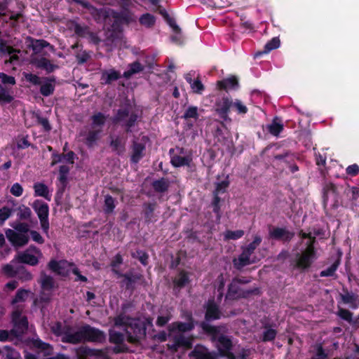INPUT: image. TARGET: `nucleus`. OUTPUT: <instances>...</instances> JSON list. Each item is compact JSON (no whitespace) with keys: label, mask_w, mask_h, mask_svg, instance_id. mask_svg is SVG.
Returning <instances> with one entry per match:
<instances>
[{"label":"nucleus","mask_w":359,"mask_h":359,"mask_svg":"<svg viewBox=\"0 0 359 359\" xmlns=\"http://www.w3.org/2000/svg\"><path fill=\"white\" fill-rule=\"evenodd\" d=\"M168 349L176 352L180 347L191 348L192 347L191 339L186 337L183 334H178L173 337V343L167 344Z\"/></svg>","instance_id":"nucleus-25"},{"label":"nucleus","mask_w":359,"mask_h":359,"mask_svg":"<svg viewBox=\"0 0 359 359\" xmlns=\"http://www.w3.org/2000/svg\"><path fill=\"white\" fill-rule=\"evenodd\" d=\"M359 198V188L347 185L341 196L339 205L353 209Z\"/></svg>","instance_id":"nucleus-14"},{"label":"nucleus","mask_w":359,"mask_h":359,"mask_svg":"<svg viewBox=\"0 0 359 359\" xmlns=\"http://www.w3.org/2000/svg\"><path fill=\"white\" fill-rule=\"evenodd\" d=\"M332 198V205L337 208L339 205L341 196H339L338 187L330 182H325L323 186V203L326 207L329 198Z\"/></svg>","instance_id":"nucleus-13"},{"label":"nucleus","mask_w":359,"mask_h":359,"mask_svg":"<svg viewBox=\"0 0 359 359\" xmlns=\"http://www.w3.org/2000/svg\"><path fill=\"white\" fill-rule=\"evenodd\" d=\"M35 196H42L46 199L48 198L49 191L48 187L43 183H36L34 185Z\"/></svg>","instance_id":"nucleus-49"},{"label":"nucleus","mask_w":359,"mask_h":359,"mask_svg":"<svg viewBox=\"0 0 359 359\" xmlns=\"http://www.w3.org/2000/svg\"><path fill=\"white\" fill-rule=\"evenodd\" d=\"M204 309L205 310V320L206 322L219 320L223 316L219 305L214 299H209L205 303Z\"/></svg>","instance_id":"nucleus-17"},{"label":"nucleus","mask_w":359,"mask_h":359,"mask_svg":"<svg viewBox=\"0 0 359 359\" xmlns=\"http://www.w3.org/2000/svg\"><path fill=\"white\" fill-rule=\"evenodd\" d=\"M273 239L288 242L294 237V233L283 228H276L270 233Z\"/></svg>","instance_id":"nucleus-33"},{"label":"nucleus","mask_w":359,"mask_h":359,"mask_svg":"<svg viewBox=\"0 0 359 359\" xmlns=\"http://www.w3.org/2000/svg\"><path fill=\"white\" fill-rule=\"evenodd\" d=\"M280 39L278 37H273L265 44L264 50L259 54L269 53L270 51L278 48L280 46Z\"/></svg>","instance_id":"nucleus-52"},{"label":"nucleus","mask_w":359,"mask_h":359,"mask_svg":"<svg viewBox=\"0 0 359 359\" xmlns=\"http://www.w3.org/2000/svg\"><path fill=\"white\" fill-rule=\"evenodd\" d=\"M4 350L5 351L4 359H21L20 353L12 346H5Z\"/></svg>","instance_id":"nucleus-56"},{"label":"nucleus","mask_w":359,"mask_h":359,"mask_svg":"<svg viewBox=\"0 0 359 359\" xmlns=\"http://www.w3.org/2000/svg\"><path fill=\"white\" fill-rule=\"evenodd\" d=\"M231 107L235 109L238 114L244 115L248 111V107L240 100H236L234 102L232 101Z\"/></svg>","instance_id":"nucleus-59"},{"label":"nucleus","mask_w":359,"mask_h":359,"mask_svg":"<svg viewBox=\"0 0 359 359\" xmlns=\"http://www.w3.org/2000/svg\"><path fill=\"white\" fill-rule=\"evenodd\" d=\"M198 111V109L196 106H189L185 110L182 118L185 120H188L189 118L197 120L199 118V114Z\"/></svg>","instance_id":"nucleus-54"},{"label":"nucleus","mask_w":359,"mask_h":359,"mask_svg":"<svg viewBox=\"0 0 359 359\" xmlns=\"http://www.w3.org/2000/svg\"><path fill=\"white\" fill-rule=\"evenodd\" d=\"M23 270L24 278L25 280H31L32 278V274L24 270V267L18 269L14 268L11 264H6L2 267V273L8 278H14L17 276L20 271Z\"/></svg>","instance_id":"nucleus-32"},{"label":"nucleus","mask_w":359,"mask_h":359,"mask_svg":"<svg viewBox=\"0 0 359 359\" xmlns=\"http://www.w3.org/2000/svg\"><path fill=\"white\" fill-rule=\"evenodd\" d=\"M124 334L120 332L115 330H109V341L115 344L113 348V353L116 354L130 352L129 347L124 343Z\"/></svg>","instance_id":"nucleus-15"},{"label":"nucleus","mask_w":359,"mask_h":359,"mask_svg":"<svg viewBox=\"0 0 359 359\" xmlns=\"http://www.w3.org/2000/svg\"><path fill=\"white\" fill-rule=\"evenodd\" d=\"M43 83L41 84L40 93L48 97L53 94L55 91V83L56 81L55 76L42 77Z\"/></svg>","instance_id":"nucleus-30"},{"label":"nucleus","mask_w":359,"mask_h":359,"mask_svg":"<svg viewBox=\"0 0 359 359\" xmlns=\"http://www.w3.org/2000/svg\"><path fill=\"white\" fill-rule=\"evenodd\" d=\"M189 272L184 269L179 271L177 274L172 279V290L175 294L180 292L182 289L191 283Z\"/></svg>","instance_id":"nucleus-21"},{"label":"nucleus","mask_w":359,"mask_h":359,"mask_svg":"<svg viewBox=\"0 0 359 359\" xmlns=\"http://www.w3.org/2000/svg\"><path fill=\"white\" fill-rule=\"evenodd\" d=\"M32 63L37 68L46 70L48 74L53 72L58 68L57 65L51 63L48 59L44 57L33 59Z\"/></svg>","instance_id":"nucleus-34"},{"label":"nucleus","mask_w":359,"mask_h":359,"mask_svg":"<svg viewBox=\"0 0 359 359\" xmlns=\"http://www.w3.org/2000/svg\"><path fill=\"white\" fill-rule=\"evenodd\" d=\"M338 268V263L334 262L327 269L323 270L320 273V277H331L333 276Z\"/></svg>","instance_id":"nucleus-64"},{"label":"nucleus","mask_w":359,"mask_h":359,"mask_svg":"<svg viewBox=\"0 0 359 359\" xmlns=\"http://www.w3.org/2000/svg\"><path fill=\"white\" fill-rule=\"evenodd\" d=\"M122 10L116 11L111 10L110 14V30L114 32H121L123 29V25H129L136 21V18L133 13L128 9L130 4V0H123Z\"/></svg>","instance_id":"nucleus-2"},{"label":"nucleus","mask_w":359,"mask_h":359,"mask_svg":"<svg viewBox=\"0 0 359 359\" xmlns=\"http://www.w3.org/2000/svg\"><path fill=\"white\" fill-rule=\"evenodd\" d=\"M16 216L19 221H30L32 216L31 209L25 205H18L15 206Z\"/></svg>","instance_id":"nucleus-40"},{"label":"nucleus","mask_w":359,"mask_h":359,"mask_svg":"<svg viewBox=\"0 0 359 359\" xmlns=\"http://www.w3.org/2000/svg\"><path fill=\"white\" fill-rule=\"evenodd\" d=\"M274 159L282 161L287 167H289L293 162H294L295 155L290 151H285L283 154L275 155Z\"/></svg>","instance_id":"nucleus-47"},{"label":"nucleus","mask_w":359,"mask_h":359,"mask_svg":"<svg viewBox=\"0 0 359 359\" xmlns=\"http://www.w3.org/2000/svg\"><path fill=\"white\" fill-rule=\"evenodd\" d=\"M231 107L232 100L228 96H223L215 102V111L224 121L228 119Z\"/></svg>","instance_id":"nucleus-19"},{"label":"nucleus","mask_w":359,"mask_h":359,"mask_svg":"<svg viewBox=\"0 0 359 359\" xmlns=\"http://www.w3.org/2000/svg\"><path fill=\"white\" fill-rule=\"evenodd\" d=\"M192 162V157L191 156H181L177 154L171 156L170 163L175 168H180L182 166L189 167Z\"/></svg>","instance_id":"nucleus-39"},{"label":"nucleus","mask_w":359,"mask_h":359,"mask_svg":"<svg viewBox=\"0 0 359 359\" xmlns=\"http://www.w3.org/2000/svg\"><path fill=\"white\" fill-rule=\"evenodd\" d=\"M250 255L243 250L238 258H234L233 259L234 268L241 271L243 267L254 263V261L250 260Z\"/></svg>","instance_id":"nucleus-37"},{"label":"nucleus","mask_w":359,"mask_h":359,"mask_svg":"<svg viewBox=\"0 0 359 359\" xmlns=\"http://www.w3.org/2000/svg\"><path fill=\"white\" fill-rule=\"evenodd\" d=\"M238 87V79L236 76H231L230 77L224 79L217 82V88L220 90L227 91L230 89L236 90Z\"/></svg>","instance_id":"nucleus-31"},{"label":"nucleus","mask_w":359,"mask_h":359,"mask_svg":"<svg viewBox=\"0 0 359 359\" xmlns=\"http://www.w3.org/2000/svg\"><path fill=\"white\" fill-rule=\"evenodd\" d=\"M114 208L115 204L114 198L110 195H107L104 198V212L109 214L114 211Z\"/></svg>","instance_id":"nucleus-60"},{"label":"nucleus","mask_w":359,"mask_h":359,"mask_svg":"<svg viewBox=\"0 0 359 359\" xmlns=\"http://www.w3.org/2000/svg\"><path fill=\"white\" fill-rule=\"evenodd\" d=\"M29 39L32 41L29 48H31L36 54L41 53L44 48L50 47L51 49L53 48V46L44 39H35L32 37H29Z\"/></svg>","instance_id":"nucleus-41"},{"label":"nucleus","mask_w":359,"mask_h":359,"mask_svg":"<svg viewBox=\"0 0 359 359\" xmlns=\"http://www.w3.org/2000/svg\"><path fill=\"white\" fill-rule=\"evenodd\" d=\"M244 235L243 230L226 231L224 233L226 240H237Z\"/></svg>","instance_id":"nucleus-62"},{"label":"nucleus","mask_w":359,"mask_h":359,"mask_svg":"<svg viewBox=\"0 0 359 359\" xmlns=\"http://www.w3.org/2000/svg\"><path fill=\"white\" fill-rule=\"evenodd\" d=\"M261 242L262 238L259 236H255L253 241L249 243L245 248H243V250L251 256L256 248L260 245Z\"/></svg>","instance_id":"nucleus-53"},{"label":"nucleus","mask_w":359,"mask_h":359,"mask_svg":"<svg viewBox=\"0 0 359 359\" xmlns=\"http://www.w3.org/2000/svg\"><path fill=\"white\" fill-rule=\"evenodd\" d=\"M69 330H72V327L70 325L63 326L62 323L60 321L55 322L50 327V330L52 333L57 337H61V338L65 335V333Z\"/></svg>","instance_id":"nucleus-44"},{"label":"nucleus","mask_w":359,"mask_h":359,"mask_svg":"<svg viewBox=\"0 0 359 359\" xmlns=\"http://www.w3.org/2000/svg\"><path fill=\"white\" fill-rule=\"evenodd\" d=\"M189 356L193 359H217L218 354L216 351H209L205 346L196 345Z\"/></svg>","instance_id":"nucleus-22"},{"label":"nucleus","mask_w":359,"mask_h":359,"mask_svg":"<svg viewBox=\"0 0 359 359\" xmlns=\"http://www.w3.org/2000/svg\"><path fill=\"white\" fill-rule=\"evenodd\" d=\"M303 238H309L306 248L301 253L296 255L294 267L304 271L309 269L316 259V252L314 247L315 238L311 237L310 233L303 234Z\"/></svg>","instance_id":"nucleus-4"},{"label":"nucleus","mask_w":359,"mask_h":359,"mask_svg":"<svg viewBox=\"0 0 359 359\" xmlns=\"http://www.w3.org/2000/svg\"><path fill=\"white\" fill-rule=\"evenodd\" d=\"M70 168L66 165H62L59 167L58 180L65 187L67 183V175L69 174Z\"/></svg>","instance_id":"nucleus-57"},{"label":"nucleus","mask_w":359,"mask_h":359,"mask_svg":"<svg viewBox=\"0 0 359 359\" xmlns=\"http://www.w3.org/2000/svg\"><path fill=\"white\" fill-rule=\"evenodd\" d=\"M32 208L40 219V224H48V217L49 209L48 204L41 201L36 200L32 204Z\"/></svg>","instance_id":"nucleus-26"},{"label":"nucleus","mask_w":359,"mask_h":359,"mask_svg":"<svg viewBox=\"0 0 359 359\" xmlns=\"http://www.w3.org/2000/svg\"><path fill=\"white\" fill-rule=\"evenodd\" d=\"M158 206L156 201L144 203L142 205V215L146 222H154L156 221L155 210Z\"/></svg>","instance_id":"nucleus-29"},{"label":"nucleus","mask_w":359,"mask_h":359,"mask_svg":"<svg viewBox=\"0 0 359 359\" xmlns=\"http://www.w3.org/2000/svg\"><path fill=\"white\" fill-rule=\"evenodd\" d=\"M18 260L22 264H27L30 266H36L39 263L37 257L34 255L29 254L27 252H23L18 255Z\"/></svg>","instance_id":"nucleus-43"},{"label":"nucleus","mask_w":359,"mask_h":359,"mask_svg":"<svg viewBox=\"0 0 359 359\" xmlns=\"http://www.w3.org/2000/svg\"><path fill=\"white\" fill-rule=\"evenodd\" d=\"M17 205L15 200L12 199L8 201L7 205L0 208V223L3 224L7 219H8L12 214L15 212V206Z\"/></svg>","instance_id":"nucleus-36"},{"label":"nucleus","mask_w":359,"mask_h":359,"mask_svg":"<svg viewBox=\"0 0 359 359\" xmlns=\"http://www.w3.org/2000/svg\"><path fill=\"white\" fill-rule=\"evenodd\" d=\"M190 86L193 92L196 94H202V92L205 89L204 85L202 83L198 77L196 79H194V81L191 83Z\"/></svg>","instance_id":"nucleus-63"},{"label":"nucleus","mask_w":359,"mask_h":359,"mask_svg":"<svg viewBox=\"0 0 359 359\" xmlns=\"http://www.w3.org/2000/svg\"><path fill=\"white\" fill-rule=\"evenodd\" d=\"M84 341L103 344L106 341L107 336L104 331L88 324L82 325Z\"/></svg>","instance_id":"nucleus-12"},{"label":"nucleus","mask_w":359,"mask_h":359,"mask_svg":"<svg viewBox=\"0 0 359 359\" xmlns=\"http://www.w3.org/2000/svg\"><path fill=\"white\" fill-rule=\"evenodd\" d=\"M259 289L255 287L253 289L243 290L236 281L232 280L228 285L227 292L225 296L226 300H237L239 299H247L252 294H258Z\"/></svg>","instance_id":"nucleus-9"},{"label":"nucleus","mask_w":359,"mask_h":359,"mask_svg":"<svg viewBox=\"0 0 359 359\" xmlns=\"http://www.w3.org/2000/svg\"><path fill=\"white\" fill-rule=\"evenodd\" d=\"M41 287L45 290H51L55 286V282L50 276H48L45 273H42L41 276Z\"/></svg>","instance_id":"nucleus-50"},{"label":"nucleus","mask_w":359,"mask_h":359,"mask_svg":"<svg viewBox=\"0 0 359 359\" xmlns=\"http://www.w3.org/2000/svg\"><path fill=\"white\" fill-rule=\"evenodd\" d=\"M151 186L156 192L164 193L168 191L170 184L168 179L161 177L159 180H154Z\"/></svg>","instance_id":"nucleus-45"},{"label":"nucleus","mask_w":359,"mask_h":359,"mask_svg":"<svg viewBox=\"0 0 359 359\" xmlns=\"http://www.w3.org/2000/svg\"><path fill=\"white\" fill-rule=\"evenodd\" d=\"M126 117H128V119L123 126L125 127V132L128 134L132 133L131 128L135 125V123L137 121L138 116L137 114L132 113L130 114L129 109L127 107L118 109L116 114L112 118V122L114 124L121 123Z\"/></svg>","instance_id":"nucleus-11"},{"label":"nucleus","mask_w":359,"mask_h":359,"mask_svg":"<svg viewBox=\"0 0 359 359\" xmlns=\"http://www.w3.org/2000/svg\"><path fill=\"white\" fill-rule=\"evenodd\" d=\"M15 230L8 229L6 236L8 241L15 248L25 245L29 239V226H12Z\"/></svg>","instance_id":"nucleus-7"},{"label":"nucleus","mask_w":359,"mask_h":359,"mask_svg":"<svg viewBox=\"0 0 359 359\" xmlns=\"http://www.w3.org/2000/svg\"><path fill=\"white\" fill-rule=\"evenodd\" d=\"M74 33L79 37L86 38L89 34L90 29L88 26L81 25L80 24H75L74 27Z\"/></svg>","instance_id":"nucleus-55"},{"label":"nucleus","mask_w":359,"mask_h":359,"mask_svg":"<svg viewBox=\"0 0 359 359\" xmlns=\"http://www.w3.org/2000/svg\"><path fill=\"white\" fill-rule=\"evenodd\" d=\"M187 322L176 321L171 323L168 330L170 332H179L184 333L192 331L195 327V320L193 318L192 313L188 312L186 316Z\"/></svg>","instance_id":"nucleus-16"},{"label":"nucleus","mask_w":359,"mask_h":359,"mask_svg":"<svg viewBox=\"0 0 359 359\" xmlns=\"http://www.w3.org/2000/svg\"><path fill=\"white\" fill-rule=\"evenodd\" d=\"M340 301L339 304L348 305L351 309H359V295L357 293L349 291L347 287H343L342 292L339 294Z\"/></svg>","instance_id":"nucleus-18"},{"label":"nucleus","mask_w":359,"mask_h":359,"mask_svg":"<svg viewBox=\"0 0 359 359\" xmlns=\"http://www.w3.org/2000/svg\"><path fill=\"white\" fill-rule=\"evenodd\" d=\"M147 325L140 319H133L126 327L127 341L137 344L146 337Z\"/></svg>","instance_id":"nucleus-6"},{"label":"nucleus","mask_w":359,"mask_h":359,"mask_svg":"<svg viewBox=\"0 0 359 359\" xmlns=\"http://www.w3.org/2000/svg\"><path fill=\"white\" fill-rule=\"evenodd\" d=\"M109 146L111 152L118 156L124 154L126 150V137L120 135H110Z\"/></svg>","instance_id":"nucleus-20"},{"label":"nucleus","mask_w":359,"mask_h":359,"mask_svg":"<svg viewBox=\"0 0 359 359\" xmlns=\"http://www.w3.org/2000/svg\"><path fill=\"white\" fill-rule=\"evenodd\" d=\"M139 22L147 28H151L155 25L156 18L152 14L146 13L140 17Z\"/></svg>","instance_id":"nucleus-46"},{"label":"nucleus","mask_w":359,"mask_h":359,"mask_svg":"<svg viewBox=\"0 0 359 359\" xmlns=\"http://www.w3.org/2000/svg\"><path fill=\"white\" fill-rule=\"evenodd\" d=\"M11 323L13 327L10 330V333L16 338L22 337L28 329L27 318L25 316H22V310L18 308L11 313Z\"/></svg>","instance_id":"nucleus-8"},{"label":"nucleus","mask_w":359,"mask_h":359,"mask_svg":"<svg viewBox=\"0 0 359 359\" xmlns=\"http://www.w3.org/2000/svg\"><path fill=\"white\" fill-rule=\"evenodd\" d=\"M132 257L137 259L144 266L148 264L149 255L143 250H137L135 252L132 253Z\"/></svg>","instance_id":"nucleus-58"},{"label":"nucleus","mask_w":359,"mask_h":359,"mask_svg":"<svg viewBox=\"0 0 359 359\" xmlns=\"http://www.w3.org/2000/svg\"><path fill=\"white\" fill-rule=\"evenodd\" d=\"M90 129L86 133L84 143L88 148H93L102 137L107 116L102 112H96L90 116Z\"/></svg>","instance_id":"nucleus-3"},{"label":"nucleus","mask_w":359,"mask_h":359,"mask_svg":"<svg viewBox=\"0 0 359 359\" xmlns=\"http://www.w3.org/2000/svg\"><path fill=\"white\" fill-rule=\"evenodd\" d=\"M229 186V182L228 180H223L216 184L215 189L213 191V201L212 202L213 211L216 213H218L220 210L219 203L221 199L219 195L226 193Z\"/></svg>","instance_id":"nucleus-24"},{"label":"nucleus","mask_w":359,"mask_h":359,"mask_svg":"<svg viewBox=\"0 0 359 359\" xmlns=\"http://www.w3.org/2000/svg\"><path fill=\"white\" fill-rule=\"evenodd\" d=\"M28 291L25 289H19L15 297L11 301V304L14 305L18 302H25L27 295Z\"/></svg>","instance_id":"nucleus-61"},{"label":"nucleus","mask_w":359,"mask_h":359,"mask_svg":"<svg viewBox=\"0 0 359 359\" xmlns=\"http://www.w3.org/2000/svg\"><path fill=\"white\" fill-rule=\"evenodd\" d=\"M264 331L262 334V340L264 342L271 341L275 339L277 335V331L270 327L269 325H265Z\"/></svg>","instance_id":"nucleus-51"},{"label":"nucleus","mask_w":359,"mask_h":359,"mask_svg":"<svg viewBox=\"0 0 359 359\" xmlns=\"http://www.w3.org/2000/svg\"><path fill=\"white\" fill-rule=\"evenodd\" d=\"M61 341L63 343H67L71 344H78L83 340V327L81 326L79 330L72 333V330H69L65 333V335L61 338Z\"/></svg>","instance_id":"nucleus-28"},{"label":"nucleus","mask_w":359,"mask_h":359,"mask_svg":"<svg viewBox=\"0 0 359 359\" xmlns=\"http://www.w3.org/2000/svg\"><path fill=\"white\" fill-rule=\"evenodd\" d=\"M65 1L68 4H72L74 2L81 6L83 8L88 9L92 18L97 24H109V20H110V14L112 10L111 8L106 7L97 8L93 6L89 1L86 0Z\"/></svg>","instance_id":"nucleus-5"},{"label":"nucleus","mask_w":359,"mask_h":359,"mask_svg":"<svg viewBox=\"0 0 359 359\" xmlns=\"http://www.w3.org/2000/svg\"><path fill=\"white\" fill-rule=\"evenodd\" d=\"M121 77V73L114 69L104 70L102 72L101 83L102 85H110L112 82L117 81Z\"/></svg>","instance_id":"nucleus-35"},{"label":"nucleus","mask_w":359,"mask_h":359,"mask_svg":"<svg viewBox=\"0 0 359 359\" xmlns=\"http://www.w3.org/2000/svg\"><path fill=\"white\" fill-rule=\"evenodd\" d=\"M203 332L210 337L213 343H216V348L218 355L226 358V359H236V355L232 353L233 341L231 337L222 333L225 328L223 325H212L206 322H201L200 324Z\"/></svg>","instance_id":"nucleus-1"},{"label":"nucleus","mask_w":359,"mask_h":359,"mask_svg":"<svg viewBox=\"0 0 359 359\" xmlns=\"http://www.w3.org/2000/svg\"><path fill=\"white\" fill-rule=\"evenodd\" d=\"M14 100L13 95L10 94L9 90L2 84H0V103L1 104H10Z\"/></svg>","instance_id":"nucleus-48"},{"label":"nucleus","mask_w":359,"mask_h":359,"mask_svg":"<svg viewBox=\"0 0 359 359\" xmlns=\"http://www.w3.org/2000/svg\"><path fill=\"white\" fill-rule=\"evenodd\" d=\"M336 316L341 320L346 322L349 325L352 327H358V319L353 318V313L347 309L342 308L337 306V311L335 313Z\"/></svg>","instance_id":"nucleus-27"},{"label":"nucleus","mask_w":359,"mask_h":359,"mask_svg":"<svg viewBox=\"0 0 359 359\" xmlns=\"http://www.w3.org/2000/svg\"><path fill=\"white\" fill-rule=\"evenodd\" d=\"M115 273L118 277L123 278L120 282L121 287H125L126 290H130L133 292L135 290V284L145 285L146 280L144 276L140 273H133V270H130L126 273H121L116 271Z\"/></svg>","instance_id":"nucleus-10"},{"label":"nucleus","mask_w":359,"mask_h":359,"mask_svg":"<svg viewBox=\"0 0 359 359\" xmlns=\"http://www.w3.org/2000/svg\"><path fill=\"white\" fill-rule=\"evenodd\" d=\"M130 157L131 163L137 164L144 156L146 151V146L144 143L133 140L130 145Z\"/></svg>","instance_id":"nucleus-23"},{"label":"nucleus","mask_w":359,"mask_h":359,"mask_svg":"<svg viewBox=\"0 0 359 359\" xmlns=\"http://www.w3.org/2000/svg\"><path fill=\"white\" fill-rule=\"evenodd\" d=\"M268 132L275 136L278 137L280 133L284 129V125L282 123V120L278 116H275L271 124L267 125L266 126Z\"/></svg>","instance_id":"nucleus-38"},{"label":"nucleus","mask_w":359,"mask_h":359,"mask_svg":"<svg viewBox=\"0 0 359 359\" xmlns=\"http://www.w3.org/2000/svg\"><path fill=\"white\" fill-rule=\"evenodd\" d=\"M32 344L34 348L44 351V354L46 355H50L53 353L52 346L48 343L43 341L39 338L32 339Z\"/></svg>","instance_id":"nucleus-42"}]
</instances>
